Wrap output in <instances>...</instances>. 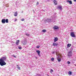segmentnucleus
Returning <instances> with one entry per match:
<instances>
[{"label": "nucleus", "instance_id": "nucleus-16", "mask_svg": "<svg viewBox=\"0 0 76 76\" xmlns=\"http://www.w3.org/2000/svg\"><path fill=\"white\" fill-rule=\"evenodd\" d=\"M26 36H27V37H29V36H30V34L28 33L26 34Z\"/></svg>", "mask_w": 76, "mask_h": 76}, {"label": "nucleus", "instance_id": "nucleus-6", "mask_svg": "<svg viewBox=\"0 0 76 76\" xmlns=\"http://www.w3.org/2000/svg\"><path fill=\"white\" fill-rule=\"evenodd\" d=\"M36 52L37 53L38 56H39V57H40L41 56V55H40V53H41V52L39 50H37L36 51Z\"/></svg>", "mask_w": 76, "mask_h": 76}, {"label": "nucleus", "instance_id": "nucleus-17", "mask_svg": "<svg viewBox=\"0 0 76 76\" xmlns=\"http://www.w3.org/2000/svg\"><path fill=\"white\" fill-rule=\"evenodd\" d=\"M17 68H18V70H20V67H19V66L17 65Z\"/></svg>", "mask_w": 76, "mask_h": 76}, {"label": "nucleus", "instance_id": "nucleus-31", "mask_svg": "<svg viewBox=\"0 0 76 76\" xmlns=\"http://www.w3.org/2000/svg\"><path fill=\"white\" fill-rule=\"evenodd\" d=\"M22 21H24V19H23L21 20Z\"/></svg>", "mask_w": 76, "mask_h": 76}, {"label": "nucleus", "instance_id": "nucleus-22", "mask_svg": "<svg viewBox=\"0 0 76 76\" xmlns=\"http://www.w3.org/2000/svg\"><path fill=\"white\" fill-rule=\"evenodd\" d=\"M42 31L43 32H46V30L45 29H43L42 30Z\"/></svg>", "mask_w": 76, "mask_h": 76}, {"label": "nucleus", "instance_id": "nucleus-35", "mask_svg": "<svg viewBox=\"0 0 76 76\" xmlns=\"http://www.w3.org/2000/svg\"><path fill=\"white\" fill-rule=\"evenodd\" d=\"M6 6H7H7H8V7H9V6H7V5Z\"/></svg>", "mask_w": 76, "mask_h": 76}, {"label": "nucleus", "instance_id": "nucleus-27", "mask_svg": "<svg viewBox=\"0 0 76 76\" xmlns=\"http://www.w3.org/2000/svg\"><path fill=\"white\" fill-rule=\"evenodd\" d=\"M47 20V22H48V21H50V22H51L50 21V20L51 21V20H48V19Z\"/></svg>", "mask_w": 76, "mask_h": 76}, {"label": "nucleus", "instance_id": "nucleus-32", "mask_svg": "<svg viewBox=\"0 0 76 76\" xmlns=\"http://www.w3.org/2000/svg\"><path fill=\"white\" fill-rule=\"evenodd\" d=\"M13 57H15V58H16V56H13Z\"/></svg>", "mask_w": 76, "mask_h": 76}, {"label": "nucleus", "instance_id": "nucleus-8", "mask_svg": "<svg viewBox=\"0 0 76 76\" xmlns=\"http://www.w3.org/2000/svg\"><path fill=\"white\" fill-rule=\"evenodd\" d=\"M58 40V37H55L54 39V42H56V41H57Z\"/></svg>", "mask_w": 76, "mask_h": 76}, {"label": "nucleus", "instance_id": "nucleus-26", "mask_svg": "<svg viewBox=\"0 0 76 76\" xmlns=\"http://www.w3.org/2000/svg\"><path fill=\"white\" fill-rule=\"evenodd\" d=\"M67 63L68 64H70V62L69 61H68L67 62Z\"/></svg>", "mask_w": 76, "mask_h": 76}, {"label": "nucleus", "instance_id": "nucleus-4", "mask_svg": "<svg viewBox=\"0 0 76 76\" xmlns=\"http://www.w3.org/2000/svg\"><path fill=\"white\" fill-rule=\"evenodd\" d=\"M68 56L69 57H70L72 56V52H69Z\"/></svg>", "mask_w": 76, "mask_h": 76}, {"label": "nucleus", "instance_id": "nucleus-15", "mask_svg": "<svg viewBox=\"0 0 76 76\" xmlns=\"http://www.w3.org/2000/svg\"><path fill=\"white\" fill-rule=\"evenodd\" d=\"M71 44H68L67 45V47L68 48H69L71 46Z\"/></svg>", "mask_w": 76, "mask_h": 76}, {"label": "nucleus", "instance_id": "nucleus-12", "mask_svg": "<svg viewBox=\"0 0 76 76\" xmlns=\"http://www.w3.org/2000/svg\"><path fill=\"white\" fill-rule=\"evenodd\" d=\"M19 40H18L17 41L16 44V45H18V44H19Z\"/></svg>", "mask_w": 76, "mask_h": 76}, {"label": "nucleus", "instance_id": "nucleus-2", "mask_svg": "<svg viewBox=\"0 0 76 76\" xmlns=\"http://www.w3.org/2000/svg\"><path fill=\"white\" fill-rule=\"evenodd\" d=\"M22 43L23 45H25L27 44V41L25 40H22Z\"/></svg>", "mask_w": 76, "mask_h": 76}, {"label": "nucleus", "instance_id": "nucleus-34", "mask_svg": "<svg viewBox=\"0 0 76 76\" xmlns=\"http://www.w3.org/2000/svg\"><path fill=\"white\" fill-rule=\"evenodd\" d=\"M74 1L75 2L76 1V0H74Z\"/></svg>", "mask_w": 76, "mask_h": 76}, {"label": "nucleus", "instance_id": "nucleus-10", "mask_svg": "<svg viewBox=\"0 0 76 76\" xmlns=\"http://www.w3.org/2000/svg\"><path fill=\"white\" fill-rule=\"evenodd\" d=\"M53 29H58V27L56 26H55L53 27Z\"/></svg>", "mask_w": 76, "mask_h": 76}, {"label": "nucleus", "instance_id": "nucleus-7", "mask_svg": "<svg viewBox=\"0 0 76 76\" xmlns=\"http://www.w3.org/2000/svg\"><path fill=\"white\" fill-rule=\"evenodd\" d=\"M1 22L3 24H4L6 23V20L4 19H3L2 20Z\"/></svg>", "mask_w": 76, "mask_h": 76}, {"label": "nucleus", "instance_id": "nucleus-19", "mask_svg": "<svg viewBox=\"0 0 76 76\" xmlns=\"http://www.w3.org/2000/svg\"><path fill=\"white\" fill-rule=\"evenodd\" d=\"M68 74H69V75H72V72L69 71L68 72Z\"/></svg>", "mask_w": 76, "mask_h": 76}, {"label": "nucleus", "instance_id": "nucleus-25", "mask_svg": "<svg viewBox=\"0 0 76 76\" xmlns=\"http://www.w3.org/2000/svg\"><path fill=\"white\" fill-rule=\"evenodd\" d=\"M51 60L52 61H54V58H52L51 59Z\"/></svg>", "mask_w": 76, "mask_h": 76}, {"label": "nucleus", "instance_id": "nucleus-5", "mask_svg": "<svg viewBox=\"0 0 76 76\" xmlns=\"http://www.w3.org/2000/svg\"><path fill=\"white\" fill-rule=\"evenodd\" d=\"M57 9H59L60 10H62L63 8H62V6L61 5H58V6Z\"/></svg>", "mask_w": 76, "mask_h": 76}, {"label": "nucleus", "instance_id": "nucleus-11", "mask_svg": "<svg viewBox=\"0 0 76 76\" xmlns=\"http://www.w3.org/2000/svg\"><path fill=\"white\" fill-rule=\"evenodd\" d=\"M53 2L54 4H55V5H56L57 4V1H56V0H53Z\"/></svg>", "mask_w": 76, "mask_h": 76}, {"label": "nucleus", "instance_id": "nucleus-9", "mask_svg": "<svg viewBox=\"0 0 76 76\" xmlns=\"http://www.w3.org/2000/svg\"><path fill=\"white\" fill-rule=\"evenodd\" d=\"M66 2H67V3H69L70 4H72V1H71L67 0L66 1Z\"/></svg>", "mask_w": 76, "mask_h": 76}, {"label": "nucleus", "instance_id": "nucleus-13", "mask_svg": "<svg viewBox=\"0 0 76 76\" xmlns=\"http://www.w3.org/2000/svg\"><path fill=\"white\" fill-rule=\"evenodd\" d=\"M57 59L58 61L59 62H60V61H61V58H58V57H57Z\"/></svg>", "mask_w": 76, "mask_h": 76}, {"label": "nucleus", "instance_id": "nucleus-28", "mask_svg": "<svg viewBox=\"0 0 76 76\" xmlns=\"http://www.w3.org/2000/svg\"><path fill=\"white\" fill-rule=\"evenodd\" d=\"M36 48H39V46H37L36 47Z\"/></svg>", "mask_w": 76, "mask_h": 76}, {"label": "nucleus", "instance_id": "nucleus-23", "mask_svg": "<svg viewBox=\"0 0 76 76\" xmlns=\"http://www.w3.org/2000/svg\"><path fill=\"white\" fill-rule=\"evenodd\" d=\"M18 48L20 50H21V49H22V47L20 46H18Z\"/></svg>", "mask_w": 76, "mask_h": 76}, {"label": "nucleus", "instance_id": "nucleus-24", "mask_svg": "<svg viewBox=\"0 0 76 76\" xmlns=\"http://www.w3.org/2000/svg\"><path fill=\"white\" fill-rule=\"evenodd\" d=\"M56 54L57 56H60V54L58 53H57L56 52Z\"/></svg>", "mask_w": 76, "mask_h": 76}, {"label": "nucleus", "instance_id": "nucleus-18", "mask_svg": "<svg viewBox=\"0 0 76 76\" xmlns=\"http://www.w3.org/2000/svg\"><path fill=\"white\" fill-rule=\"evenodd\" d=\"M5 22L6 23H8V22H9L8 19H6V20H5Z\"/></svg>", "mask_w": 76, "mask_h": 76}, {"label": "nucleus", "instance_id": "nucleus-21", "mask_svg": "<svg viewBox=\"0 0 76 76\" xmlns=\"http://www.w3.org/2000/svg\"><path fill=\"white\" fill-rule=\"evenodd\" d=\"M53 69H51L50 70V73H53Z\"/></svg>", "mask_w": 76, "mask_h": 76}, {"label": "nucleus", "instance_id": "nucleus-30", "mask_svg": "<svg viewBox=\"0 0 76 76\" xmlns=\"http://www.w3.org/2000/svg\"><path fill=\"white\" fill-rule=\"evenodd\" d=\"M39 4V3L38 2H37V5H38V4Z\"/></svg>", "mask_w": 76, "mask_h": 76}, {"label": "nucleus", "instance_id": "nucleus-29", "mask_svg": "<svg viewBox=\"0 0 76 76\" xmlns=\"http://www.w3.org/2000/svg\"><path fill=\"white\" fill-rule=\"evenodd\" d=\"M18 20L16 18H15V22H16V21H17Z\"/></svg>", "mask_w": 76, "mask_h": 76}, {"label": "nucleus", "instance_id": "nucleus-20", "mask_svg": "<svg viewBox=\"0 0 76 76\" xmlns=\"http://www.w3.org/2000/svg\"><path fill=\"white\" fill-rule=\"evenodd\" d=\"M53 46H56V45H57V44L54 43L53 44Z\"/></svg>", "mask_w": 76, "mask_h": 76}, {"label": "nucleus", "instance_id": "nucleus-36", "mask_svg": "<svg viewBox=\"0 0 76 76\" xmlns=\"http://www.w3.org/2000/svg\"><path fill=\"white\" fill-rule=\"evenodd\" d=\"M75 66H76V64L75 65Z\"/></svg>", "mask_w": 76, "mask_h": 76}, {"label": "nucleus", "instance_id": "nucleus-33", "mask_svg": "<svg viewBox=\"0 0 76 76\" xmlns=\"http://www.w3.org/2000/svg\"><path fill=\"white\" fill-rule=\"evenodd\" d=\"M35 58H36V59H37V57H35Z\"/></svg>", "mask_w": 76, "mask_h": 76}, {"label": "nucleus", "instance_id": "nucleus-3", "mask_svg": "<svg viewBox=\"0 0 76 76\" xmlns=\"http://www.w3.org/2000/svg\"><path fill=\"white\" fill-rule=\"evenodd\" d=\"M71 36L73 38L75 37V32H72L70 33Z\"/></svg>", "mask_w": 76, "mask_h": 76}, {"label": "nucleus", "instance_id": "nucleus-1", "mask_svg": "<svg viewBox=\"0 0 76 76\" xmlns=\"http://www.w3.org/2000/svg\"><path fill=\"white\" fill-rule=\"evenodd\" d=\"M6 60V57H3L0 59V65L1 66H4L6 64V63L4 61V60Z\"/></svg>", "mask_w": 76, "mask_h": 76}, {"label": "nucleus", "instance_id": "nucleus-14", "mask_svg": "<svg viewBox=\"0 0 76 76\" xmlns=\"http://www.w3.org/2000/svg\"><path fill=\"white\" fill-rule=\"evenodd\" d=\"M14 16H18V12H17L15 13Z\"/></svg>", "mask_w": 76, "mask_h": 76}, {"label": "nucleus", "instance_id": "nucleus-37", "mask_svg": "<svg viewBox=\"0 0 76 76\" xmlns=\"http://www.w3.org/2000/svg\"><path fill=\"white\" fill-rule=\"evenodd\" d=\"M1 68L0 67V69Z\"/></svg>", "mask_w": 76, "mask_h": 76}]
</instances>
